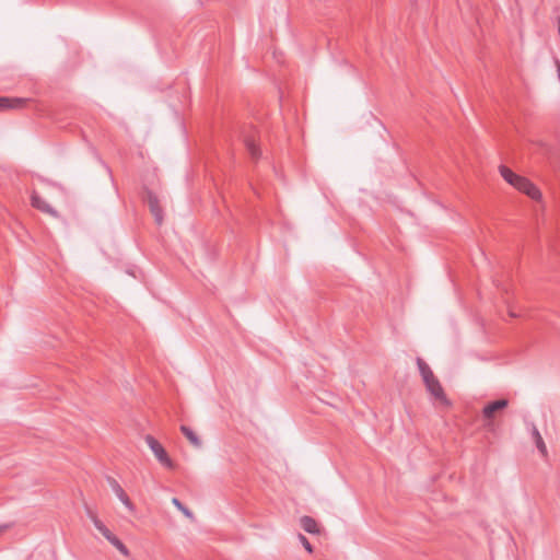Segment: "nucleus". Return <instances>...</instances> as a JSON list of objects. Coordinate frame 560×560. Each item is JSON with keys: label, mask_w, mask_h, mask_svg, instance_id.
Wrapping results in <instances>:
<instances>
[{"label": "nucleus", "mask_w": 560, "mask_h": 560, "mask_svg": "<svg viewBox=\"0 0 560 560\" xmlns=\"http://www.w3.org/2000/svg\"><path fill=\"white\" fill-rule=\"evenodd\" d=\"M145 442H147L148 446L150 447V450L155 455L156 459L163 466H165L166 468H170V469L175 468L174 462L170 458V456H168L167 452L165 451V448L163 447V445L155 438H153L152 435H147Z\"/></svg>", "instance_id": "1"}, {"label": "nucleus", "mask_w": 560, "mask_h": 560, "mask_svg": "<svg viewBox=\"0 0 560 560\" xmlns=\"http://www.w3.org/2000/svg\"><path fill=\"white\" fill-rule=\"evenodd\" d=\"M427 390L430 393V395L440 404H442L445 407L451 406L450 399L446 397L444 389L440 383V381L434 376L431 380H428L424 382Z\"/></svg>", "instance_id": "2"}, {"label": "nucleus", "mask_w": 560, "mask_h": 560, "mask_svg": "<svg viewBox=\"0 0 560 560\" xmlns=\"http://www.w3.org/2000/svg\"><path fill=\"white\" fill-rule=\"evenodd\" d=\"M509 406V400L505 398L497 399L488 402L482 409V417L488 421L487 425L492 424V420L498 411L505 409Z\"/></svg>", "instance_id": "3"}, {"label": "nucleus", "mask_w": 560, "mask_h": 560, "mask_svg": "<svg viewBox=\"0 0 560 560\" xmlns=\"http://www.w3.org/2000/svg\"><path fill=\"white\" fill-rule=\"evenodd\" d=\"M143 199L154 217L156 224L161 225L163 223V210L160 206L159 198L151 190H145Z\"/></svg>", "instance_id": "4"}, {"label": "nucleus", "mask_w": 560, "mask_h": 560, "mask_svg": "<svg viewBox=\"0 0 560 560\" xmlns=\"http://www.w3.org/2000/svg\"><path fill=\"white\" fill-rule=\"evenodd\" d=\"M516 189L525 194L533 200L539 201L542 198L539 188L526 177H523L522 182L520 183V185H517Z\"/></svg>", "instance_id": "5"}, {"label": "nucleus", "mask_w": 560, "mask_h": 560, "mask_svg": "<svg viewBox=\"0 0 560 560\" xmlns=\"http://www.w3.org/2000/svg\"><path fill=\"white\" fill-rule=\"evenodd\" d=\"M30 102L28 98L0 96V112L18 109L24 107Z\"/></svg>", "instance_id": "6"}, {"label": "nucleus", "mask_w": 560, "mask_h": 560, "mask_svg": "<svg viewBox=\"0 0 560 560\" xmlns=\"http://www.w3.org/2000/svg\"><path fill=\"white\" fill-rule=\"evenodd\" d=\"M32 206L42 212L50 214L51 217L58 218L59 213L38 194L33 192L31 196Z\"/></svg>", "instance_id": "7"}, {"label": "nucleus", "mask_w": 560, "mask_h": 560, "mask_svg": "<svg viewBox=\"0 0 560 560\" xmlns=\"http://www.w3.org/2000/svg\"><path fill=\"white\" fill-rule=\"evenodd\" d=\"M499 171L504 180L508 182L514 188H516L517 185H520L524 177L518 174H515L511 168H509L505 165H500Z\"/></svg>", "instance_id": "8"}, {"label": "nucleus", "mask_w": 560, "mask_h": 560, "mask_svg": "<svg viewBox=\"0 0 560 560\" xmlns=\"http://www.w3.org/2000/svg\"><path fill=\"white\" fill-rule=\"evenodd\" d=\"M85 512L89 518L93 522L94 526L98 529V532L105 537L110 530L104 525L102 521L98 520L96 514L90 509L88 504H85Z\"/></svg>", "instance_id": "9"}, {"label": "nucleus", "mask_w": 560, "mask_h": 560, "mask_svg": "<svg viewBox=\"0 0 560 560\" xmlns=\"http://www.w3.org/2000/svg\"><path fill=\"white\" fill-rule=\"evenodd\" d=\"M182 433L185 435V438L197 448L201 447L202 442L200 438L187 425L180 427Z\"/></svg>", "instance_id": "10"}, {"label": "nucleus", "mask_w": 560, "mask_h": 560, "mask_svg": "<svg viewBox=\"0 0 560 560\" xmlns=\"http://www.w3.org/2000/svg\"><path fill=\"white\" fill-rule=\"evenodd\" d=\"M417 365H418V369L421 374L423 383L435 376L433 374L432 370L430 369V366L427 364V362L423 359L417 358Z\"/></svg>", "instance_id": "11"}, {"label": "nucleus", "mask_w": 560, "mask_h": 560, "mask_svg": "<svg viewBox=\"0 0 560 560\" xmlns=\"http://www.w3.org/2000/svg\"><path fill=\"white\" fill-rule=\"evenodd\" d=\"M301 526L305 532L310 534L318 533L317 522L311 516H303L301 518Z\"/></svg>", "instance_id": "12"}, {"label": "nucleus", "mask_w": 560, "mask_h": 560, "mask_svg": "<svg viewBox=\"0 0 560 560\" xmlns=\"http://www.w3.org/2000/svg\"><path fill=\"white\" fill-rule=\"evenodd\" d=\"M105 538L113 545L115 546L124 556L128 557L129 556V550L128 548L122 544V541L116 537L112 532L108 533Z\"/></svg>", "instance_id": "13"}, {"label": "nucleus", "mask_w": 560, "mask_h": 560, "mask_svg": "<svg viewBox=\"0 0 560 560\" xmlns=\"http://www.w3.org/2000/svg\"><path fill=\"white\" fill-rule=\"evenodd\" d=\"M244 143L250 158L255 161L258 160L260 156V151L256 145L255 140L253 138L246 137Z\"/></svg>", "instance_id": "14"}, {"label": "nucleus", "mask_w": 560, "mask_h": 560, "mask_svg": "<svg viewBox=\"0 0 560 560\" xmlns=\"http://www.w3.org/2000/svg\"><path fill=\"white\" fill-rule=\"evenodd\" d=\"M533 438H534L535 444H536L537 448L539 450V452L542 455H546L547 448H546L545 442L536 427H533Z\"/></svg>", "instance_id": "15"}, {"label": "nucleus", "mask_w": 560, "mask_h": 560, "mask_svg": "<svg viewBox=\"0 0 560 560\" xmlns=\"http://www.w3.org/2000/svg\"><path fill=\"white\" fill-rule=\"evenodd\" d=\"M106 481L107 483L109 485V487L112 488V490L114 491V493L117 495V497H121L122 492H124V489L121 488V486L118 483V481L110 477V476H107L106 477Z\"/></svg>", "instance_id": "16"}, {"label": "nucleus", "mask_w": 560, "mask_h": 560, "mask_svg": "<svg viewBox=\"0 0 560 560\" xmlns=\"http://www.w3.org/2000/svg\"><path fill=\"white\" fill-rule=\"evenodd\" d=\"M172 503L179 510L182 511L187 517H190L192 518L194 514L192 512L187 508L185 506L179 499L177 498H173L172 499Z\"/></svg>", "instance_id": "17"}, {"label": "nucleus", "mask_w": 560, "mask_h": 560, "mask_svg": "<svg viewBox=\"0 0 560 560\" xmlns=\"http://www.w3.org/2000/svg\"><path fill=\"white\" fill-rule=\"evenodd\" d=\"M118 499L126 508H128L129 510H133V504L125 491L122 492L121 497H118Z\"/></svg>", "instance_id": "18"}, {"label": "nucleus", "mask_w": 560, "mask_h": 560, "mask_svg": "<svg viewBox=\"0 0 560 560\" xmlns=\"http://www.w3.org/2000/svg\"><path fill=\"white\" fill-rule=\"evenodd\" d=\"M299 538H300V541L302 542V545L304 546V548L310 552L312 553L313 552V547L312 545L310 544L308 539L303 536V535H299Z\"/></svg>", "instance_id": "19"}, {"label": "nucleus", "mask_w": 560, "mask_h": 560, "mask_svg": "<svg viewBox=\"0 0 560 560\" xmlns=\"http://www.w3.org/2000/svg\"><path fill=\"white\" fill-rule=\"evenodd\" d=\"M510 315H511L512 317H515V316H516V314H515V313H513V312H510Z\"/></svg>", "instance_id": "20"}, {"label": "nucleus", "mask_w": 560, "mask_h": 560, "mask_svg": "<svg viewBox=\"0 0 560 560\" xmlns=\"http://www.w3.org/2000/svg\"><path fill=\"white\" fill-rule=\"evenodd\" d=\"M2 530V528L0 527V532Z\"/></svg>", "instance_id": "21"}]
</instances>
